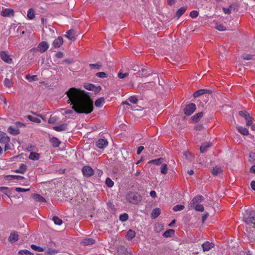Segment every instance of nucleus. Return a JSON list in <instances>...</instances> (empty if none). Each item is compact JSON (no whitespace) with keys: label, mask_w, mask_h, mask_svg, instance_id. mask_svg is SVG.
Returning <instances> with one entry per match:
<instances>
[{"label":"nucleus","mask_w":255,"mask_h":255,"mask_svg":"<svg viewBox=\"0 0 255 255\" xmlns=\"http://www.w3.org/2000/svg\"><path fill=\"white\" fill-rule=\"evenodd\" d=\"M68 103L72 105V109L79 114H89L93 110V103L89 95L84 91L71 88L66 92Z\"/></svg>","instance_id":"f257e3e1"},{"label":"nucleus","mask_w":255,"mask_h":255,"mask_svg":"<svg viewBox=\"0 0 255 255\" xmlns=\"http://www.w3.org/2000/svg\"><path fill=\"white\" fill-rule=\"evenodd\" d=\"M204 200V198L203 196L200 195H196L190 203V207L194 208L197 211L203 212L204 210V208L200 203L203 201Z\"/></svg>","instance_id":"f03ea898"},{"label":"nucleus","mask_w":255,"mask_h":255,"mask_svg":"<svg viewBox=\"0 0 255 255\" xmlns=\"http://www.w3.org/2000/svg\"><path fill=\"white\" fill-rule=\"evenodd\" d=\"M126 199L130 203L137 204L141 201L142 197L136 192L130 191L126 195Z\"/></svg>","instance_id":"7ed1b4c3"},{"label":"nucleus","mask_w":255,"mask_h":255,"mask_svg":"<svg viewBox=\"0 0 255 255\" xmlns=\"http://www.w3.org/2000/svg\"><path fill=\"white\" fill-rule=\"evenodd\" d=\"M244 220L245 223L255 228V211L251 210L247 217H244Z\"/></svg>","instance_id":"20e7f679"},{"label":"nucleus","mask_w":255,"mask_h":255,"mask_svg":"<svg viewBox=\"0 0 255 255\" xmlns=\"http://www.w3.org/2000/svg\"><path fill=\"white\" fill-rule=\"evenodd\" d=\"M239 115L245 119L246 121V125L247 126H250L252 125L254 118L252 117L249 113H248L246 111L244 110L240 111L239 112Z\"/></svg>","instance_id":"39448f33"},{"label":"nucleus","mask_w":255,"mask_h":255,"mask_svg":"<svg viewBox=\"0 0 255 255\" xmlns=\"http://www.w3.org/2000/svg\"><path fill=\"white\" fill-rule=\"evenodd\" d=\"M196 106L194 103H190L186 106L184 109V114L186 116L191 115L196 110Z\"/></svg>","instance_id":"423d86ee"},{"label":"nucleus","mask_w":255,"mask_h":255,"mask_svg":"<svg viewBox=\"0 0 255 255\" xmlns=\"http://www.w3.org/2000/svg\"><path fill=\"white\" fill-rule=\"evenodd\" d=\"M83 175L86 177H89L94 173V170L90 166H85L82 169Z\"/></svg>","instance_id":"0eeeda50"},{"label":"nucleus","mask_w":255,"mask_h":255,"mask_svg":"<svg viewBox=\"0 0 255 255\" xmlns=\"http://www.w3.org/2000/svg\"><path fill=\"white\" fill-rule=\"evenodd\" d=\"M118 253L119 255H128L130 254V251L128 250L127 246L121 245L118 248Z\"/></svg>","instance_id":"6e6552de"},{"label":"nucleus","mask_w":255,"mask_h":255,"mask_svg":"<svg viewBox=\"0 0 255 255\" xmlns=\"http://www.w3.org/2000/svg\"><path fill=\"white\" fill-rule=\"evenodd\" d=\"M49 48V45L45 41L40 42L37 47V50L41 53L45 52Z\"/></svg>","instance_id":"1a4fd4ad"},{"label":"nucleus","mask_w":255,"mask_h":255,"mask_svg":"<svg viewBox=\"0 0 255 255\" xmlns=\"http://www.w3.org/2000/svg\"><path fill=\"white\" fill-rule=\"evenodd\" d=\"M212 93V91L211 90L208 89H200L196 92H195L193 94V97L194 98H197L200 96L204 95L206 93L211 94Z\"/></svg>","instance_id":"9d476101"},{"label":"nucleus","mask_w":255,"mask_h":255,"mask_svg":"<svg viewBox=\"0 0 255 255\" xmlns=\"http://www.w3.org/2000/svg\"><path fill=\"white\" fill-rule=\"evenodd\" d=\"M76 32L73 29H70L66 32L65 36L71 41H75L76 39Z\"/></svg>","instance_id":"9b49d317"},{"label":"nucleus","mask_w":255,"mask_h":255,"mask_svg":"<svg viewBox=\"0 0 255 255\" xmlns=\"http://www.w3.org/2000/svg\"><path fill=\"white\" fill-rule=\"evenodd\" d=\"M9 137L5 132L0 131V143L4 144L9 142Z\"/></svg>","instance_id":"f8f14e48"},{"label":"nucleus","mask_w":255,"mask_h":255,"mask_svg":"<svg viewBox=\"0 0 255 255\" xmlns=\"http://www.w3.org/2000/svg\"><path fill=\"white\" fill-rule=\"evenodd\" d=\"M0 56L1 59L6 63H10L12 62V59L5 51L0 52Z\"/></svg>","instance_id":"ddd939ff"},{"label":"nucleus","mask_w":255,"mask_h":255,"mask_svg":"<svg viewBox=\"0 0 255 255\" xmlns=\"http://www.w3.org/2000/svg\"><path fill=\"white\" fill-rule=\"evenodd\" d=\"M108 142L106 139H99L96 142V146L99 148H104L108 145Z\"/></svg>","instance_id":"4468645a"},{"label":"nucleus","mask_w":255,"mask_h":255,"mask_svg":"<svg viewBox=\"0 0 255 255\" xmlns=\"http://www.w3.org/2000/svg\"><path fill=\"white\" fill-rule=\"evenodd\" d=\"M1 15L3 16H10L14 15V10L11 8H5L2 10Z\"/></svg>","instance_id":"2eb2a0df"},{"label":"nucleus","mask_w":255,"mask_h":255,"mask_svg":"<svg viewBox=\"0 0 255 255\" xmlns=\"http://www.w3.org/2000/svg\"><path fill=\"white\" fill-rule=\"evenodd\" d=\"M214 247V244L209 242H205L202 245V247L204 252L209 251Z\"/></svg>","instance_id":"dca6fc26"},{"label":"nucleus","mask_w":255,"mask_h":255,"mask_svg":"<svg viewBox=\"0 0 255 255\" xmlns=\"http://www.w3.org/2000/svg\"><path fill=\"white\" fill-rule=\"evenodd\" d=\"M63 38L61 36H59L57 38L55 39L53 43V46L55 48L60 47L63 44Z\"/></svg>","instance_id":"f3484780"},{"label":"nucleus","mask_w":255,"mask_h":255,"mask_svg":"<svg viewBox=\"0 0 255 255\" xmlns=\"http://www.w3.org/2000/svg\"><path fill=\"white\" fill-rule=\"evenodd\" d=\"M52 128L57 131L66 130L67 129V124L63 123L59 126L53 127Z\"/></svg>","instance_id":"a211bd4d"},{"label":"nucleus","mask_w":255,"mask_h":255,"mask_svg":"<svg viewBox=\"0 0 255 255\" xmlns=\"http://www.w3.org/2000/svg\"><path fill=\"white\" fill-rule=\"evenodd\" d=\"M18 240V235L17 232H11L8 237V241L10 242H15Z\"/></svg>","instance_id":"6ab92c4d"},{"label":"nucleus","mask_w":255,"mask_h":255,"mask_svg":"<svg viewBox=\"0 0 255 255\" xmlns=\"http://www.w3.org/2000/svg\"><path fill=\"white\" fill-rule=\"evenodd\" d=\"M164 158L160 157L157 159L150 160L148 162V164H153L156 165H159L162 163Z\"/></svg>","instance_id":"aec40b11"},{"label":"nucleus","mask_w":255,"mask_h":255,"mask_svg":"<svg viewBox=\"0 0 255 255\" xmlns=\"http://www.w3.org/2000/svg\"><path fill=\"white\" fill-rule=\"evenodd\" d=\"M27 170V166L25 164L22 163L19 166V168L18 169H16L14 170V172L17 173L24 174L26 171Z\"/></svg>","instance_id":"412c9836"},{"label":"nucleus","mask_w":255,"mask_h":255,"mask_svg":"<svg viewBox=\"0 0 255 255\" xmlns=\"http://www.w3.org/2000/svg\"><path fill=\"white\" fill-rule=\"evenodd\" d=\"M33 198L36 201L39 202H46L45 199L38 194L34 193L32 194Z\"/></svg>","instance_id":"4be33fe9"},{"label":"nucleus","mask_w":255,"mask_h":255,"mask_svg":"<svg viewBox=\"0 0 255 255\" xmlns=\"http://www.w3.org/2000/svg\"><path fill=\"white\" fill-rule=\"evenodd\" d=\"M203 113L202 112L198 113L191 117L192 121L194 123H197L203 117Z\"/></svg>","instance_id":"5701e85b"},{"label":"nucleus","mask_w":255,"mask_h":255,"mask_svg":"<svg viewBox=\"0 0 255 255\" xmlns=\"http://www.w3.org/2000/svg\"><path fill=\"white\" fill-rule=\"evenodd\" d=\"M95 240L91 238H86L82 240L81 244L84 246H88L90 245H93L95 243Z\"/></svg>","instance_id":"b1692460"},{"label":"nucleus","mask_w":255,"mask_h":255,"mask_svg":"<svg viewBox=\"0 0 255 255\" xmlns=\"http://www.w3.org/2000/svg\"><path fill=\"white\" fill-rule=\"evenodd\" d=\"M7 131L13 135H17L20 133V130L19 129L17 128H13L11 126H10L8 129Z\"/></svg>","instance_id":"393cba45"},{"label":"nucleus","mask_w":255,"mask_h":255,"mask_svg":"<svg viewBox=\"0 0 255 255\" xmlns=\"http://www.w3.org/2000/svg\"><path fill=\"white\" fill-rule=\"evenodd\" d=\"M187 6H182L180 8H179L176 13V17L179 18L183 13L185 12V11L187 10Z\"/></svg>","instance_id":"a878e982"},{"label":"nucleus","mask_w":255,"mask_h":255,"mask_svg":"<svg viewBox=\"0 0 255 255\" xmlns=\"http://www.w3.org/2000/svg\"><path fill=\"white\" fill-rule=\"evenodd\" d=\"M211 143L208 142L203 143L200 147V152L202 153H205L207 151V149L210 147Z\"/></svg>","instance_id":"bb28decb"},{"label":"nucleus","mask_w":255,"mask_h":255,"mask_svg":"<svg viewBox=\"0 0 255 255\" xmlns=\"http://www.w3.org/2000/svg\"><path fill=\"white\" fill-rule=\"evenodd\" d=\"M24 177L23 176H21L19 175H8L5 177V179L8 180H21L24 179Z\"/></svg>","instance_id":"cd10ccee"},{"label":"nucleus","mask_w":255,"mask_h":255,"mask_svg":"<svg viewBox=\"0 0 255 255\" xmlns=\"http://www.w3.org/2000/svg\"><path fill=\"white\" fill-rule=\"evenodd\" d=\"M211 172L214 176H217L222 172V170L221 167L216 166L213 168Z\"/></svg>","instance_id":"c85d7f7f"},{"label":"nucleus","mask_w":255,"mask_h":255,"mask_svg":"<svg viewBox=\"0 0 255 255\" xmlns=\"http://www.w3.org/2000/svg\"><path fill=\"white\" fill-rule=\"evenodd\" d=\"M135 236V232L132 230H129L127 234V239L128 240H131Z\"/></svg>","instance_id":"c756f323"},{"label":"nucleus","mask_w":255,"mask_h":255,"mask_svg":"<svg viewBox=\"0 0 255 255\" xmlns=\"http://www.w3.org/2000/svg\"><path fill=\"white\" fill-rule=\"evenodd\" d=\"M160 214V209L156 208L152 211L151 217L152 219L156 218Z\"/></svg>","instance_id":"7c9ffc66"},{"label":"nucleus","mask_w":255,"mask_h":255,"mask_svg":"<svg viewBox=\"0 0 255 255\" xmlns=\"http://www.w3.org/2000/svg\"><path fill=\"white\" fill-rule=\"evenodd\" d=\"M27 118L31 122L40 123L41 122V120L39 118H37L35 114H34V116L28 115Z\"/></svg>","instance_id":"2f4dec72"},{"label":"nucleus","mask_w":255,"mask_h":255,"mask_svg":"<svg viewBox=\"0 0 255 255\" xmlns=\"http://www.w3.org/2000/svg\"><path fill=\"white\" fill-rule=\"evenodd\" d=\"M51 142L52 145L54 147H57L59 146L61 142L59 140V139L55 137H53L51 140Z\"/></svg>","instance_id":"473e14b6"},{"label":"nucleus","mask_w":255,"mask_h":255,"mask_svg":"<svg viewBox=\"0 0 255 255\" xmlns=\"http://www.w3.org/2000/svg\"><path fill=\"white\" fill-rule=\"evenodd\" d=\"M237 129L238 131L243 135H247L249 134V130L245 128L242 127H237Z\"/></svg>","instance_id":"72a5a7b5"},{"label":"nucleus","mask_w":255,"mask_h":255,"mask_svg":"<svg viewBox=\"0 0 255 255\" xmlns=\"http://www.w3.org/2000/svg\"><path fill=\"white\" fill-rule=\"evenodd\" d=\"M40 157V155L39 153L34 152H31L29 156V158L32 160H37L39 159Z\"/></svg>","instance_id":"f704fd0d"},{"label":"nucleus","mask_w":255,"mask_h":255,"mask_svg":"<svg viewBox=\"0 0 255 255\" xmlns=\"http://www.w3.org/2000/svg\"><path fill=\"white\" fill-rule=\"evenodd\" d=\"M235 9V6L233 4L230 5L228 8H223V11L225 13L229 14L231 13L232 10H234Z\"/></svg>","instance_id":"c9c22d12"},{"label":"nucleus","mask_w":255,"mask_h":255,"mask_svg":"<svg viewBox=\"0 0 255 255\" xmlns=\"http://www.w3.org/2000/svg\"><path fill=\"white\" fill-rule=\"evenodd\" d=\"M174 234V230L173 229H169L166 231L163 234V236L165 238H169L173 236Z\"/></svg>","instance_id":"e433bc0d"},{"label":"nucleus","mask_w":255,"mask_h":255,"mask_svg":"<svg viewBox=\"0 0 255 255\" xmlns=\"http://www.w3.org/2000/svg\"><path fill=\"white\" fill-rule=\"evenodd\" d=\"M3 84L5 87L10 88L12 86L13 82L10 79L6 78L3 81Z\"/></svg>","instance_id":"4c0bfd02"},{"label":"nucleus","mask_w":255,"mask_h":255,"mask_svg":"<svg viewBox=\"0 0 255 255\" xmlns=\"http://www.w3.org/2000/svg\"><path fill=\"white\" fill-rule=\"evenodd\" d=\"M105 102V99L103 97L98 98L95 102V105L97 107H101L103 103Z\"/></svg>","instance_id":"58836bf2"},{"label":"nucleus","mask_w":255,"mask_h":255,"mask_svg":"<svg viewBox=\"0 0 255 255\" xmlns=\"http://www.w3.org/2000/svg\"><path fill=\"white\" fill-rule=\"evenodd\" d=\"M168 171V167L166 164H161L160 172L163 174H166Z\"/></svg>","instance_id":"ea45409f"},{"label":"nucleus","mask_w":255,"mask_h":255,"mask_svg":"<svg viewBox=\"0 0 255 255\" xmlns=\"http://www.w3.org/2000/svg\"><path fill=\"white\" fill-rule=\"evenodd\" d=\"M27 15L28 18L30 19H32L35 17L34 11L32 8L29 9Z\"/></svg>","instance_id":"a19ab883"},{"label":"nucleus","mask_w":255,"mask_h":255,"mask_svg":"<svg viewBox=\"0 0 255 255\" xmlns=\"http://www.w3.org/2000/svg\"><path fill=\"white\" fill-rule=\"evenodd\" d=\"M89 67L91 69H96L98 70H100L102 67V65L100 63H98L96 64H90Z\"/></svg>","instance_id":"79ce46f5"},{"label":"nucleus","mask_w":255,"mask_h":255,"mask_svg":"<svg viewBox=\"0 0 255 255\" xmlns=\"http://www.w3.org/2000/svg\"><path fill=\"white\" fill-rule=\"evenodd\" d=\"M249 157V161L252 164L255 165V152H250Z\"/></svg>","instance_id":"37998d69"},{"label":"nucleus","mask_w":255,"mask_h":255,"mask_svg":"<svg viewBox=\"0 0 255 255\" xmlns=\"http://www.w3.org/2000/svg\"><path fill=\"white\" fill-rule=\"evenodd\" d=\"M25 78L29 82L35 81L37 80L36 75L30 76V75L28 74L26 76Z\"/></svg>","instance_id":"c03bdc74"},{"label":"nucleus","mask_w":255,"mask_h":255,"mask_svg":"<svg viewBox=\"0 0 255 255\" xmlns=\"http://www.w3.org/2000/svg\"><path fill=\"white\" fill-rule=\"evenodd\" d=\"M128 215L127 213H124L120 216L119 219L122 222H125L128 220Z\"/></svg>","instance_id":"a18cd8bd"},{"label":"nucleus","mask_w":255,"mask_h":255,"mask_svg":"<svg viewBox=\"0 0 255 255\" xmlns=\"http://www.w3.org/2000/svg\"><path fill=\"white\" fill-rule=\"evenodd\" d=\"M185 207L182 205H177L173 208V210L175 212L182 211L184 209Z\"/></svg>","instance_id":"49530a36"},{"label":"nucleus","mask_w":255,"mask_h":255,"mask_svg":"<svg viewBox=\"0 0 255 255\" xmlns=\"http://www.w3.org/2000/svg\"><path fill=\"white\" fill-rule=\"evenodd\" d=\"M18 254L19 255H33V253L26 250L19 251Z\"/></svg>","instance_id":"de8ad7c7"},{"label":"nucleus","mask_w":255,"mask_h":255,"mask_svg":"<svg viewBox=\"0 0 255 255\" xmlns=\"http://www.w3.org/2000/svg\"><path fill=\"white\" fill-rule=\"evenodd\" d=\"M54 223L58 225H60L62 223V221L57 216H54L52 219Z\"/></svg>","instance_id":"09e8293b"},{"label":"nucleus","mask_w":255,"mask_h":255,"mask_svg":"<svg viewBox=\"0 0 255 255\" xmlns=\"http://www.w3.org/2000/svg\"><path fill=\"white\" fill-rule=\"evenodd\" d=\"M58 251L56 250H52L49 248H47V250L46 251L45 255H52L55 254V253H57Z\"/></svg>","instance_id":"8fccbe9b"},{"label":"nucleus","mask_w":255,"mask_h":255,"mask_svg":"<svg viewBox=\"0 0 255 255\" xmlns=\"http://www.w3.org/2000/svg\"><path fill=\"white\" fill-rule=\"evenodd\" d=\"M31 248L36 251H37V252H43L44 251V249L40 247H38V246H37L35 245H31Z\"/></svg>","instance_id":"3c124183"},{"label":"nucleus","mask_w":255,"mask_h":255,"mask_svg":"<svg viewBox=\"0 0 255 255\" xmlns=\"http://www.w3.org/2000/svg\"><path fill=\"white\" fill-rule=\"evenodd\" d=\"M95 85L93 84L86 83L84 84V88L87 90L93 91Z\"/></svg>","instance_id":"603ef678"},{"label":"nucleus","mask_w":255,"mask_h":255,"mask_svg":"<svg viewBox=\"0 0 255 255\" xmlns=\"http://www.w3.org/2000/svg\"><path fill=\"white\" fill-rule=\"evenodd\" d=\"M184 155L185 156V158L189 161H191L193 158L192 155L191 154L188 152L186 151L184 152Z\"/></svg>","instance_id":"864d4df0"},{"label":"nucleus","mask_w":255,"mask_h":255,"mask_svg":"<svg viewBox=\"0 0 255 255\" xmlns=\"http://www.w3.org/2000/svg\"><path fill=\"white\" fill-rule=\"evenodd\" d=\"M106 184L109 187H112L114 185V182L109 177L106 178Z\"/></svg>","instance_id":"5fc2aeb1"},{"label":"nucleus","mask_w":255,"mask_h":255,"mask_svg":"<svg viewBox=\"0 0 255 255\" xmlns=\"http://www.w3.org/2000/svg\"><path fill=\"white\" fill-rule=\"evenodd\" d=\"M96 76L101 78H105L108 76L107 74L104 72H98L96 74Z\"/></svg>","instance_id":"6e6d98bb"},{"label":"nucleus","mask_w":255,"mask_h":255,"mask_svg":"<svg viewBox=\"0 0 255 255\" xmlns=\"http://www.w3.org/2000/svg\"><path fill=\"white\" fill-rule=\"evenodd\" d=\"M128 100L130 103H131L132 104H136L137 101H138V99H137V98L135 96H131V97H130L128 99Z\"/></svg>","instance_id":"4d7b16f0"},{"label":"nucleus","mask_w":255,"mask_h":255,"mask_svg":"<svg viewBox=\"0 0 255 255\" xmlns=\"http://www.w3.org/2000/svg\"><path fill=\"white\" fill-rule=\"evenodd\" d=\"M141 71L142 72L141 73H140V72L139 73V74H138L139 77H147V76H149V75H150L149 74L147 75V74H146V73H144V74L143 73L146 71V69L145 68H141Z\"/></svg>","instance_id":"13d9d810"},{"label":"nucleus","mask_w":255,"mask_h":255,"mask_svg":"<svg viewBox=\"0 0 255 255\" xmlns=\"http://www.w3.org/2000/svg\"><path fill=\"white\" fill-rule=\"evenodd\" d=\"M215 28L220 31H224L226 30V27L224 26L223 24H217L216 25Z\"/></svg>","instance_id":"bf43d9fd"},{"label":"nucleus","mask_w":255,"mask_h":255,"mask_svg":"<svg viewBox=\"0 0 255 255\" xmlns=\"http://www.w3.org/2000/svg\"><path fill=\"white\" fill-rule=\"evenodd\" d=\"M15 190L18 192H27V191H30V189L29 188L24 189V188H22L20 187H15Z\"/></svg>","instance_id":"052dcab7"},{"label":"nucleus","mask_w":255,"mask_h":255,"mask_svg":"<svg viewBox=\"0 0 255 255\" xmlns=\"http://www.w3.org/2000/svg\"><path fill=\"white\" fill-rule=\"evenodd\" d=\"M57 120V119L56 117H52L51 116L48 120V123L49 124H55Z\"/></svg>","instance_id":"680f3d73"},{"label":"nucleus","mask_w":255,"mask_h":255,"mask_svg":"<svg viewBox=\"0 0 255 255\" xmlns=\"http://www.w3.org/2000/svg\"><path fill=\"white\" fill-rule=\"evenodd\" d=\"M199 15V12L196 10H193L190 13V16L192 18H196Z\"/></svg>","instance_id":"e2e57ef3"},{"label":"nucleus","mask_w":255,"mask_h":255,"mask_svg":"<svg viewBox=\"0 0 255 255\" xmlns=\"http://www.w3.org/2000/svg\"><path fill=\"white\" fill-rule=\"evenodd\" d=\"M204 128L203 126L201 124H198L194 127V129L197 130H202Z\"/></svg>","instance_id":"0e129e2a"},{"label":"nucleus","mask_w":255,"mask_h":255,"mask_svg":"<svg viewBox=\"0 0 255 255\" xmlns=\"http://www.w3.org/2000/svg\"><path fill=\"white\" fill-rule=\"evenodd\" d=\"M253 58V56L251 54H246L243 56V58L245 60H251Z\"/></svg>","instance_id":"69168bd1"},{"label":"nucleus","mask_w":255,"mask_h":255,"mask_svg":"<svg viewBox=\"0 0 255 255\" xmlns=\"http://www.w3.org/2000/svg\"><path fill=\"white\" fill-rule=\"evenodd\" d=\"M118 77L120 79H123L126 77H127L128 75V73H126L125 74H123L121 72H119L118 73Z\"/></svg>","instance_id":"338daca9"},{"label":"nucleus","mask_w":255,"mask_h":255,"mask_svg":"<svg viewBox=\"0 0 255 255\" xmlns=\"http://www.w3.org/2000/svg\"><path fill=\"white\" fill-rule=\"evenodd\" d=\"M101 90V87L100 86H94L93 91L95 93H98Z\"/></svg>","instance_id":"774afa93"}]
</instances>
